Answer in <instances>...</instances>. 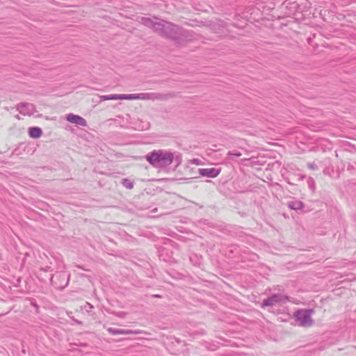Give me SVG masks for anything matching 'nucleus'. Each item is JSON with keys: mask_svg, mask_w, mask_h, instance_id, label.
Instances as JSON below:
<instances>
[{"mask_svg": "<svg viewBox=\"0 0 356 356\" xmlns=\"http://www.w3.org/2000/svg\"><path fill=\"white\" fill-rule=\"evenodd\" d=\"M156 33L173 40H179L188 36V32L181 27L162 19L158 22Z\"/></svg>", "mask_w": 356, "mask_h": 356, "instance_id": "nucleus-1", "label": "nucleus"}, {"mask_svg": "<svg viewBox=\"0 0 356 356\" xmlns=\"http://www.w3.org/2000/svg\"><path fill=\"white\" fill-rule=\"evenodd\" d=\"M307 167H308V168H309L311 170H316L317 169V165L314 163H308Z\"/></svg>", "mask_w": 356, "mask_h": 356, "instance_id": "nucleus-18", "label": "nucleus"}, {"mask_svg": "<svg viewBox=\"0 0 356 356\" xmlns=\"http://www.w3.org/2000/svg\"><path fill=\"white\" fill-rule=\"evenodd\" d=\"M228 155L239 157L241 156V153L237 150H233V151H229L228 152Z\"/></svg>", "mask_w": 356, "mask_h": 356, "instance_id": "nucleus-17", "label": "nucleus"}, {"mask_svg": "<svg viewBox=\"0 0 356 356\" xmlns=\"http://www.w3.org/2000/svg\"><path fill=\"white\" fill-rule=\"evenodd\" d=\"M122 184L123 186L128 189H131L134 187L132 181L130 179L126 178L122 179Z\"/></svg>", "mask_w": 356, "mask_h": 356, "instance_id": "nucleus-14", "label": "nucleus"}, {"mask_svg": "<svg viewBox=\"0 0 356 356\" xmlns=\"http://www.w3.org/2000/svg\"><path fill=\"white\" fill-rule=\"evenodd\" d=\"M313 313V309H298L294 312V317L299 325L310 327L314 324V321L312 318V314Z\"/></svg>", "mask_w": 356, "mask_h": 356, "instance_id": "nucleus-3", "label": "nucleus"}, {"mask_svg": "<svg viewBox=\"0 0 356 356\" xmlns=\"http://www.w3.org/2000/svg\"><path fill=\"white\" fill-rule=\"evenodd\" d=\"M67 280H69V278H67ZM67 283H68V280H67L66 283L65 284L64 286H58L57 287L58 288H63L65 287L66 285H67Z\"/></svg>", "mask_w": 356, "mask_h": 356, "instance_id": "nucleus-21", "label": "nucleus"}, {"mask_svg": "<svg viewBox=\"0 0 356 356\" xmlns=\"http://www.w3.org/2000/svg\"><path fill=\"white\" fill-rule=\"evenodd\" d=\"M16 109L24 115H31L36 111L35 107L33 104L24 102L17 104Z\"/></svg>", "mask_w": 356, "mask_h": 356, "instance_id": "nucleus-6", "label": "nucleus"}, {"mask_svg": "<svg viewBox=\"0 0 356 356\" xmlns=\"http://www.w3.org/2000/svg\"><path fill=\"white\" fill-rule=\"evenodd\" d=\"M29 134L33 138H40L42 134V131L40 127H33L29 129Z\"/></svg>", "mask_w": 356, "mask_h": 356, "instance_id": "nucleus-12", "label": "nucleus"}, {"mask_svg": "<svg viewBox=\"0 0 356 356\" xmlns=\"http://www.w3.org/2000/svg\"><path fill=\"white\" fill-rule=\"evenodd\" d=\"M309 188L314 192L315 191V181L313 178L309 177L307 180Z\"/></svg>", "mask_w": 356, "mask_h": 356, "instance_id": "nucleus-16", "label": "nucleus"}, {"mask_svg": "<svg viewBox=\"0 0 356 356\" xmlns=\"http://www.w3.org/2000/svg\"><path fill=\"white\" fill-rule=\"evenodd\" d=\"M167 95L157 92H142L138 94H129L128 99H143V100H164Z\"/></svg>", "mask_w": 356, "mask_h": 356, "instance_id": "nucleus-4", "label": "nucleus"}, {"mask_svg": "<svg viewBox=\"0 0 356 356\" xmlns=\"http://www.w3.org/2000/svg\"><path fill=\"white\" fill-rule=\"evenodd\" d=\"M50 268H51V267H50V266H45L44 268H40V271L47 272V271L49 270V269H50Z\"/></svg>", "mask_w": 356, "mask_h": 356, "instance_id": "nucleus-20", "label": "nucleus"}, {"mask_svg": "<svg viewBox=\"0 0 356 356\" xmlns=\"http://www.w3.org/2000/svg\"><path fill=\"white\" fill-rule=\"evenodd\" d=\"M146 160L155 168H165L170 165L174 159L172 152L163 150H154L147 154Z\"/></svg>", "mask_w": 356, "mask_h": 356, "instance_id": "nucleus-2", "label": "nucleus"}, {"mask_svg": "<svg viewBox=\"0 0 356 356\" xmlns=\"http://www.w3.org/2000/svg\"><path fill=\"white\" fill-rule=\"evenodd\" d=\"M140 22L145 26L153 29L154 32L156 31L158 22H154L149 17H142Z\"/></svg>", "mask_w": 356, "mask_h": 356, "instance_id": "nucleus-10", "label": "nucleus"}, {"mask_svg": "<svg viewBox=\"0 0 356 356\" xmlns=\"http://www.w3.org/2000/svg\"><path fill=\"white\" fill-rule=\"evenodd\" d=\"M289 300V296L286 295L282 293L273 294L263 300L262 307H272L277 304L286 302Z\"/></svg>", "mask_w": 356, "mask_h": 356, "instance_id": "nucleus-5", "label": "nucleus"}, {"mask_svg": "<svg viewBox=\"0 0 356 356\" xmlns=\"http://www.w3.org/2000/svg\"><path fill=\"white\" fill-rule=\"evenodd\" d=\"M108 332L113 335L116 334H140V330H124V329H117L113 327L108 328Z\"/></svg>", "mask_w": 356, "mask_h": 356, "instance_id": "nucleus-8", "label": "nucleus"}, {"mask_svg": "<svg viewBox=\"0 0 356 356\" xmlns=\"http://www.w3.org/2000/svg\"><path fill=\"white\" fill-rule=\"evenodd\" d=\"M305 177H306V176H305V175H302V176L300 177V179H304Z\"/></svg>", "mask_w": 356, "mask_h": 356, "instance_id": "nucleus-22", "label": "nucleus"}, {"mask_svg": "<svg viewBox=\"0 0 356 356\" xmlns=\"http://www.w3.org/2000/svg\"><path fill=\"white\" fill-rule=\"evenodd\" d=\"M65 119L71 123L76 124L81 127L87 126V122L83 118L73 113L66 115Z\"/></svg>", "mask_w": 356, "mask_h": 356, "instance_id": "nucleus-7", "label": "nucleus"}, {"mask_svg": "<svg viewBox=\"0 0 356 356\" xmlns=\"http://www.w3.org/2000/svg\"><path fill=\"white\" fill-rule=\"evenodd\" d=\"M100 99L102 101L105 100H116V99H128V95L122 94V95H102L100 97Z\"/></svg>", "mask_w": 356, "mask_h": 356, "instance_id": "nucleus-11", "label": "nucleus"}, {"mask_svg": "<svg viewBox=\"0 0 356 356\" xmlns=\"http://www.w3.org/2000/svg\"><path fill=\"white\" fill-rule=\"evenodd\" d=\"M289 207L293 210L301 209L303 207V203L300 200H293L289 202Z\"/></svg>", "mask_w": 356, "mask_h": 356, "instance_id": "nucleus-13", "label": "nucleus"}, {"mask_svg": "<svg viewBox=\"0 0 356 356\" xmlns=\"http://www.w3.org/2000/svg\"><path fill=\"white\" fill-rule=\"evenodd\" d=\"M56 277H59L60 278L62 277L65 280L66 278V275L64 273H59L58 275H56V276L51 275L49 279H50L51 284L56 285V283H54V278Z\"/></svg>", "mask_w": 356, "mask_h": 356, "instance_id": "nucleus-15", "label": "nucleus"}, {"mask_svg": "<svg viewBox=\"0 0 356 356\" xmlns=\"http://www.w3.org/2000/svg\"><path fill=\"white\" fill-rule=\"evenodd\" d=\"M125 312H118L115 315L116 316L119 317V318H124L125 316Z\"/></svg>", "mask_w": 356, "mask_h": 356, "instance_id": "nucleus-19", "label": "nucleus"}, {"mask_svg": "<svg viewBox=\"0 0 356 356\" xmlns=\"http://www.w3.org/2000/svg\"><path fill=\"white\" fill-rule=\"evenodd\" d=\"M220 170L212 168H202L199 170V173L202 176L214 178L217 177L220 173Z\"/></svg>", "mask_w": 356, "mask_h": 356, "instance_id": "nucleus-9", "label": "nucleus"}]
</instances>
